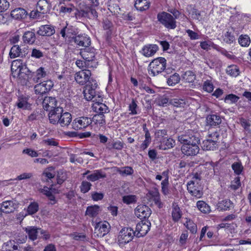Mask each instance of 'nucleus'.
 Returning a JSON list of instances; mask_svg holds the SVG:
<instances>
[{
	"instance_id": "1",
	"label": "nucleus",
	"mask_w": 251,
	"mask_h": 251,
	"mask_svg": "<svg viewBox=\"0 0 251 251\" xmlns=\"http://www.w3.org/2000/svg\"><path fill=\"white\" fill-rule=\"evenodd\" d=\"M11 72L14 77L17 76L22 85L30 87L34 83V72H31L21 60H14L11 64Z\"/></svg>"
},
{
	"instance_id": "2",
	"label": "nucleus",
	"mask_w": 251,
	"mask_h": 251,
	"mask_svg": "<svg viewBox=\"0 0 251 251\" xmlns=\"http://www.w3.org/2000/svg\"><path fill=\"white\" fill-rule=\"evenodd\" d=\"M60 33L62 36L69 42L74 41L77 45L85 47L90 45V38L85 33H81L78 35H74L73 32H60Z\"/></svg>"
},
{
	"instance_id": "3",
	"label": "nucleus",
	"mask_w": 251,
	"mask_h": 251,
	"mask_svg": "<svg viewBox=\"0 0 251 251\" xmlns=\"http://www.w3.org/2000/svg\"><path fill=\"white\" fill-rule=\"evenodd\" d=\"M166 67V60L163 57H158L153 60L149 64L148 71L153 76L162 72Z\"/></svg>"
},
{
	"instance_id": "4",
	"label": "nucleus",
	"mask_w": 251,
	"mask_h": 251,
	"mask_svg": "<svg viewBox=\"0 0 251 251\" xmlns=\"http://www.w3.org/2000/svg\"><path fill=\"white\" fill-rule=\"evenodd\" d=\"M135 235V232L130 227L123 228L119 232L118 237V240L119 244L125 245L130 242L134 236Z\"/></svg>"
},
{
	"instance_id": "5",
	"label": "nucleus",
	"mask_w": 251,
	"mask_h": 251,
	"mask_svg": "<svg viewBox=\"0 0 251 251\" xmlns=\"http://www.w3.org/2000/svg\"><path fill=\"white\" fill-rule=\"evenodd\" d=\"M157 19L162 25L168 29H174L176 22L173 17L169 13L163 12L157 14Z\"/></svg>"
},
{
	"instance_id": "6",
	"label": "nucleus",
	"mask_w": 251,
	"mask_h": 251,
	"mask_svg": "<svg viewBox=\"0 0 251 251\" xmlns=\"http://www.w3.org/2000/svg\"><path fill=\"white\" fill-rule=\"evenodd\" d=\"M178 141L183 145H186L193 143L195 141H199L200 135L197 132H195L192 130L179 135L177 137Z\"/></svg>"
},
{
	"instance_id": "7",
	"label": "nucleus",
	"mask_w": 251,
	"mask_h": 251,
	"mask_svg": "<svg viewBox=\"0 0 251 251\" xmlns=\"http://www.w3.org/2000/svg\"><path fill=\"white\" fill-rule=\"evenodd\" d=\"M200 143V140H199V141H195L193 143L183 145L181 148L182 153L187 156H194L197 155L200 151V148L198 146Z\"/></svg>"
},
{
	"instance_id": "8",
	"label": "nucleus",
	"mask_w": 251,
	"mask_h": 251,
	"mask_svg": "<svg viewBox=\"0 0 251 251\" xmlns=\"http://www.w3.org/2000/svg\"><path fill=\"white\" fill-rule=\"evenodd\" d=\"M110 227V224L105 221L96 223L94 232V236L103 237L109 232Z\"/></svg>"
},
{
	"instance_id": "9",
	"label": "nucleus",
	"mask_w": 251,
	"mask_h": 251,
	"mask_svg": "<svg viewBox=\"0 0 251 251\" xmlns=\"http://www.w3.org/2000/svg\"><path fill=\"white\" fill-rule=\"evenodd\" d=\"M195 180H192L187 183V190L192 196L200 198L203 195L202 188L198 185L197 181V177L194 178Z\"/></svg>"
},
{
	"instance_id": "10",
	"label": "nucleus",
	"mask_w": 251,
	"mask_h": 251,
	"mask_svg": "<svg viewBox=\"0 0 251 251\" xmlns=\"http://www.w3.org/2000/svg\"><path fill=\"white\" fill-rule=\"evenodd\" d=\"M91 71L89 70H83L75 73V79L76 82L80 85H83L89 83V81L93 80L90 78Z\"/></svg>"
},
{
	"instance_id": "11",
	"label": "nucleus",
	"mask_w": 251,
	"mask_h": 251,
	"mask_svg": "<svg viewBox=\"0 0 251 251\" xmlns=\"http://www.w3.org/2000/svg\"><path fill=\"white\" fill-rule=\"evenodd\" d=\"M98 86L95 80H92L87 83L83 90L84 96L87 100H92L96 96V89Z\"/></svg>"
},
{
	"instance_id": "12",
	"label": "nucleus",
	"mask_w": 251,
	"mask_h": 251,
	"mask_svg": "<svg viewBox=\"0 0 251 251\" xmlns=\"http://www.w3.org/2000/svg\"><path fill=\"white\" fill-rule=\"evenodd\" d=\"M92 123L91 119L87 117H80L75 118L73 122L72 127L75 130H80L87 127Z\"/></svg>"
},
{
	"instance_id": "13",
	"label": "nucleus",
	"mask_w": 251,
	"mask_h": 251,
	"mask_svg": "<svg viewBox=\"0 0 251 251\" xmlns=\"http://www.w3.org/2000/svg\"><path fill=\"white\" fill-rule=\"evenodd\" d=\"M135 215L140 219L148 218L151 213V209L147 205L140 204L138 205L134 210Z\"/></svg>"
},
{
	"instance_id": "14",
	"label": "nucleus",
	"mask_w": 251,
	"mask_h": 251,
	"mask_svg": "<svg viewBox=\"0 0 251 251\" xmlns=\"http://www.w3.org/2000/svg\"><path fill=\"white\" fill-rule=\"evenodd\" d=\"M151 223L142 221L137 224L135 230V235L138 237H143L146 235L150 229Z\"/></svg>"
},
{
	"instance_id": "15",
	"label": "nucleus",
	"mask_w": 251,
	"mask_h": 251,
	"mask_svg": "<svg viewBox=\"0 0 251 251\" xmlns=\"http://www.w3.org/2000/svg\"><path fill=\"white\" fill-rule=\"evenodd\" d=\"M49 111L48 116L50 123L53 124H58L60 120L59 117H61L63 112V108L60 107H57L56 108L51 109Z\"/></svg>"
},
{
	"instance_id": "16",
	"label": "nucleus",
	"mask_w": 251,
	"mask_h": 251,
	"mask_svg": "<svg viewBox=\"0 0 251 251\" xmlns=\"http://www.w3.org/2000/svg\"><path fill=\"white\" fill-rule=\"evenodd\" d=\"M40 192L46 195L50 201V204L53 205L56 202V200L54 196L55 190H53L51 188H49L47 186L39 189Z\"/></svg>"
},
{
	"instance_id": "17",
	"label": "nucleus",
	"mask_w": 251,
	"mask_h": 251,
	"mask_svg": "<svg viewBox=\"0 0 251 251\" xmlns=\"http://www.w3.org/2000/svg\"><path fill=\"white\" fill-rule=\"evenodd\" d=\"M57 101L55 98L46 97L43 101V106L45 110L50 111L51 109L56 108Z\"/></svg>"
},
{
	"instance_id": "18",
	"label": "nucleus",
	"mask_w": 251,
	"mask_h": 251,
	"mask_svg": "<svg viewBox=\"0 0 251 251\" xmlns=\"http://www.w3.org/2000/svg\"><path fill=\"white\" fill-rule=\"evenodd\" d=\"M158 50V47L156 45H149L142 48L141 52L145 56L150 57L153 55Z\"/></svg>"
},
{
	"instance_id": "19",
	"label": "nucleus",
	"mask_w": 251,
	"mask_h": 251,
	"mask_svg": "<svg viewBox=\"0 0 251 251\" xmlns=\"http://www.w3.org/2000/svg\"><path fill=\"white\" fill-rule=\"evenodd\" d=\"M50 89V85H48L46 82L40 83L34 86L35 94L41 95L46 94L49 92Z\"/></svg>"
},
{
	"instance_id": "20",
	"label": "nucleus",
	"mask_w": 251,
	"mask_h": 251,
	"mask_svg": "<svg viewBox=\"0 0 251 251\" xmlns=\"http://www.w3.org/2000/svg\"><path fill=\"white\" fill-rule=\"evenodd\" d=\"M27 15V11L22 8H16L11 12V17L16 20L25 19Z\"/></svg>"
},
{
	"instance_id": "21",
	"label": "nucleus",
	"mask_w": 251,
	"mask_h": 251,
	"mask_svg": "<svg viewBox=\"0 0 251 251\" xmlns=\"http://www.w3.org/2000/svg\"><path fill=\"white\" fill-rule=\"evenodd\" d=\"M218 142L216 140L206 139L202 142L201 148L203 150L214 151L218 147Z\"/></svg>"
},
{
	"instance_id": "22",
	"label": "nucleus",
	"mask_w": 251,
	"mask_h": 251,
	"mask_svg": "<svg viewBox=\"0 0 251 251\" xmlns=\"http://www.w3.org/2000/svg\"><path fill=\"white\" fill-rule=\"evenodd\" d=\"M14 203L12 201H5L0 204V211L4 213L13 212Z\"/></svg>"
},
{
	"instance_id": "23",
	"label": "nucleus",
	"mask_w": 251,
	"mask_h": 251,
	"mask_svg": "<svg viewBox=\"0 0 251 251\" xmlns=\"http://www.w3.org/2000/svg\"><path fill=\"white\" fill-rule=\"evenodd\" d=\"M206 121L207 123L210 126H217L221 124L222 119L220 116L216 114H212L207 116Z\"/></svg>"
},
{
	"instance_id": "24",
	"label": "nucleus",
	"mask_w": 251,
	"mask_h": 251,
	"mask_svg": "<svg viewBox=\"0 0 251 251\" xmlns=\"http://www.w3.org/2000/svg\"><path fill=\"white\" fill-rule=\"evenodd\" d=\"M19 245H16L14 241L9 240L3 244L1 251H18Z\"/></svg>"
},
{
	"instance_id": "25",
	"label": "nucleus",
	"mask_w": 251,
	"mask_h": 251,
	"mask_svg": "<svg viewBox=\"0 0 251 251\" xmlns=\"http://www.w3.org/2000/svg\"><path fill=\"white\" fill-rule=\"evenodd\" d=\"M40 229L35 226H27L25 228V231L27 233L29 238L34 241L37 238L38 234L40 233Z\"/></svg>"
},
{
	"instance_id": "26",
	"label": "nucleus",
	"mask_w": 251,
	"mask_h": 251,
	"mask_svg": "<svg viewBox=\"0 0 251 251\" xmlns=\"http://www.w3.org/2000/svg\"><path fill=\"white\" fill-rule=\"evenodd\" d=\"M175 145V141L172 138H164L160 141V149L166 150L173 148Z\"/></svg>"
},
{
	"instance_id": "27",
	"label": "nucleus",
	"mask_w": 251,
	"mask_h": 251,
	"mask_svg": "<svg viewBox=\"0 0 251 251\" xmlns=\"http://www.w3.org/2000/svg\"><path fill=\"white\" fill-rule=\"evenodd\" d=\"M60 120L58 123L62 126H68L72 121V116L69 112L62 113L61 117H59Z\"/></svg>"
},
{
	"instance_id": "28",
	"label": "nucleus",
	"mask_w": 251,
	"mask_h": 251,
	"mask_svg": "<svg viewBox=\"0 0 251 251\" xmlns=\"http://www.w3.org/2000/svg\"><path fill=\"white\" fill-rule=\"evenodd\" d=\"M196 78V76L195 74L191 71H186L182 76V80H183L185 82H188L189 83H192L191 85L192 86V88H194V82L195 81Z\"/></svg>"
},
{
	"instance_id": "29",
	"label": "nucleus",
	"mask_w": 251,
	"mask_h": 251,
	"mask_svg": "<svg viewBox=\"0 0 251 251\" xmlns=\"http://www.w3.org/2000/svg\"><path fill=\"white\" fill-rule=\"evenodd\" d=\"M94 110L99 114H104L108 110V107L101 102H95L92 105Z\"/></svg>"
},
{
	"instance_id": "30",
	"label": "nucleus",
	"mask_w": 251,
	"mask_h": 251,
	"mask_svg": "<svg viewBox=\"0 0 251 251\" xmlns=\"http://www.w3.org/2000/svg\"><path fill=\"white\" fill-rule=\"evenodd\" d=\"M100 212V207L97 205L87 207L85 215L90 217H96Z\"/></svg>"
},
{
	"instance_id": "31",
	"label": "nucleus",
	"mask_w": 251,
	"mask_h": 251,
	"mask_svg": "<svg viewBox=\"0 0 251 251\" xmlns=\"http://www.w3.org/2000/svg\"><path fill=\"white\" fill-rule=\"evenodd\" d=\"M105 177V175L103 174L100 170H95L94 171L93 173L87 175L86 178L90 181H95Z\"/></svg>"
},
{
	"instance_id": "32",
	"label": "nucleus",
	"mask_w": 251,
	"mask_h": 251,
	"mask_svg": "<svg viewBox=\"0 0 251 251\" xmlns=\"http://www.w3.org/2000/svg\"><path fill=\"white\" fill-rule=\"evenodd\" d=\"M232 205L231 201L229 200H225L218 203L217 208L219 211L229 210Z\"/></svg>"
},
{
	"instance_id": "33",
	"label": "nucleus",
	"mask_w": 251,
	"mask_h": 251,
	"mask_svg": "<svg viewBox=\"0 0 251 251\" xmlns=\"http://www.w3.org/2000/svg\"><path fill=\"white\" fill-rule=\"evenodd\" d=\"M135 7L138 10L144 11L149 7L147 0H136L134 4Z\"/></svg>"
},
{
	"instance_id": "34",
	"label": "nucleus",
	"mask_w": 251,
	"mask_h": 251,
	"mask_svg": "<svg viewBox=\"0 0 251 251\" xmlns=\"http://www.w3.org/2000/svg\"><path fill=\"white\" fill-rule=\"evenodd\" d=\"M22 50L18 45L13 46L10 51L9 55L11 58H15L20 56H23Z\"/></svg>"
},
{
	"instance_id": "35",
	"label": "nucleus",
	"mask_w": 251,
	"mask_h": 251,
	"mask_svg": "<svg viewBox=\"0 0 251 251\" xmlns=\"http://www.w3.org/2000/svg\"><path fill=\"white\" fill-rule=\"evenodd\" d=\"M46 75V72L44 70V68L40 67L37 70L36 72H34V79L33 81L35 83H38L40 81V79L44 77Z\"/></svg>"
},
{
	"instance_id": "36",
	"label": "nucleus",
	"mask_w": 251,
	"mask_h": 251,
	"mask_svg": "<svg viewBox=\"0 0 251 251\" xmlns=\"http://www.w3.org/2000/svg\"><path fill=\"white\" fill-rule=\"evenodd\" d=\"M197 206L199 210L203 213H209L211 211L210 206L202 201H197Z\"/></svg>"
},
{
	"instance_id": "37",
	"label": "nucleus",
	"mask_w": 251,
	"mask_h": 251,
	"mask_svg": "<svg viewBox=\"0 0 251 251\" xmlns=\"http://www.w3.org/2000/svg\"><path fill=\"white\" fill-rule=\"evenodd\" d=\"M23 39L25 43L32 44L36 40L35 34L34 32H25Z\"/></svg>"
},
{
	"instance_id": "38",
	"label": "nucleus",
	"mask_w": 251,
	"mask_h": 251,
	"mask_svg": "<svg viewBox=\"0 0 251 251\" xmlns=\"http://www.w3.org/2000/svg\"><path fill=\"white\" fill-rule=\"evenodd\" d=\"M92 122H94L96 124L100 126L105 124V116L103 114H97L95 115L91 119Z\"/></svg>"
},
{
	"instance_id": "39",
	"label": "nucleus",
	"mask_w": 251,
	"mask_h": 251,
	"mask_svg": "<svg viewBox=\"0 0 251 251\" xmlns=\"http://www.w3.org/2000/svg\"><path fill=\"white\" fill-rule=\"evenodd\" d=\"M181 212L179 207L177 205L173 207L172 216L174 221L177 222L181 217Z\"/></svg>"
},
{
	"instance_id": "40",
	"label": "nucleus",
	"mask_w": 251,
	"mask_h": 251,
	"mask_svg": "<svg viewBox=\"0 0 251 251\" xmlns=\"http://www.w3.org/2000/svg\"><path fill=\"white\" fill-rule=\"evenodd\" d=\"M17 105L18 108L24 109H26L30 107V104L27 102V99L25 97L19 98L17 102Z\"/></svg>"
},
{
	"instance_id": "41",
	"label": "nucleus",
	"mask_w": 251,
	"mask_h": 251,
	"mask_svg": "<svg viewBox=\"0 0 251 251\" xmlns=\"http://www.w3.org/2000/svg\"><path fill=\"white\" fill-rule=\"evenodd\" d=\"M239 44L242 47H248L251 43L250 37L246 35H241L238 39Z\"/></svg>"
},
{
	"instance_id": "42",
	"label": "nucleus",
	"mask_w": 251,
	"mask_h": 251,
	"mask_svg": "<svg viewBox=\"0 0 251 251\" xmlns=\"http://www.w3.org/2000/svg\"><path fill=\"white\" fill-rule=\"evenodd\" d=\"M221 40L226 43L230 44L235 40V37L231 32H224L221 37Z\"/></svg>"
},
{
	"instance_id": "43",
	"label": "nucleus",
	"mask_w": 251,
	"mask_h": 251,
	"mask_svg": "<svg viewBox=\"0 0 251 251\" xmlns=\"http://www.w3.org/2000/svg\"><path fill=\"white\" fill-rule=\"evenodd\" d=\"M117 172L122 176H129L133 174L134 170L132 167L126 166L121 168H118Z\"/></svg>"
},
{
	"instance_id": "44",
	"label": "nucleus",
	"mask_w": 251,
	"mask_h": 251,
	"mask_svg": "<svg viewBox=\"0 0 251 251\" xmlns=\"http://www.w3.org/2000/svg\"><path fill=\"white\" fill-rule=\"evenodd\" d=\"M180 81V76L177 73H175L170 76L167 79V83L170 86H173L178 83Z\"/></svg>"
},
{
	"instance_id": "45",
	"label": "nucleus",
	"mask_w": 251,
	"mask_h": 251,
	"mask_svg": "<svg viewBox=\"0 0 251 251\" xmlns=\"http://www.w3.org/2000/svg\"><path fill=\"white\" fill-rule=\"evenodd\" d=\"M184 225L186 228L190 231L192 233H196L197 231V226L191 220L187 219Z\"/></svg>"
},
{
	"instance_id": "46",
	"label": "nucleus",
	"mask_w": 251,
	"mask_h": 251,
	"mask_svg": "<svg viewBox=\"0 0 251 251\" xmlns=\"http://www.w3.org/2000/svg\"><path fill=\"white\" fill-rule=\"evenodd\" d=\"M170 103L176 107H184L186 103L184 100L173 99L170 100Z\"/></svg>"
},
{
	"instance_id": "47",
	"label": "nucleus",
	"mask_w": 251,
	"mask_h": 251,
	"mask_svg": "<svg viewBox=\"0 0 251 251\" xmlns=\"http://www.w3.org/2000/svg\"><path fill=\"white\" fill-rule=\"evenodd\" d=\"M39 210V205L36 202H31L27 208V212L28 215H33L36 213Z\"/></svg>"
},
{
	"instance_id": "48",
	"label": "nucleus",
	"mask_w": 251,
	"mask_h": 251,
	"mask_svg": "<svg viewBox=\"0 0 251 251\" xmlns=\"http://www.w3.org/2000/svg\"><path fill=\"white\" fill-rule=\"evenodd\" d=\"M123 201L126 204L135 203L137 201L136 197L135 195H129L124 196L122 198Z\"/></svg>"
},
{
	"instance_id": "49",
	"label": "nucleus",
	"mask_w": 251,
	"mask_h": 251,
	"mask_svg": "<svg viewBox=\"0 0 251 251\" xmlns=\"http://www.w3.org/2000/svg\"><path fill=\"white\" fill-rule=\"evenodd\" d=\"M231 168L235 174L237 175H240L243 170V166L240 162H236L233 163L231 165Z\"/></svg>"
},
{
	"instance_id": "50",
	"label": "nucleus",
	"mask_w": 251,
	"mask_h": 251,
	"mask_svg": "<svg viewBox=\"0 0 251 251\" xmlns=\"http://www.w3.org/2000/svg\"><path fill=\"white\" fill-rule=\"evenodd\" d=\"M239 97L235 95L230 94L226 96L225 102L228 104L235 103L239 100Z\"/></svg>"
},
{
	"instance_id": "51",
	"label": "nucleus",
	"mask_w": 251,
	"mask_h": 251,
	"mask_svg": "<svg viewBox=\"0 0 251 251\" xmlns=\"http://www.w3.org/2000/svg\"><path fill=\"white\" fill-rule=\"evenodd\" d=\"M161 191L165 195H167L169 193V180L168 178H165L161 183Z\"/></svg>"
},
{
	"instance_id": "52",
	"label": "nucleus",
	"mask_w": 251,
	"mask_h": 251,
	"mask_svg": "<svg viewBox=\"0 0 251 251\" xmlns=\"http://www.w3.org/2000/svg\"><path fill=\"white\" fill-rule=\"evenodd\" d=\"M91 186L92 184L90 182L85 180L82 181L80 186L81 192L83 193L88 192L90 190Z\"/></svg>"
},
{
	"instance_id": "53",
	"label": "nucleus",
	"mask_w": 251,
	"mask_h": 251,
	"mask_svg": "<svg viewBox=\"0 0 251 251\" xmlns=\"http://www.w3.org/2000/svg\"><path fill=\"white\" fill-rule=\"evenodd\" d=\"M203 89L208 93H211L213 91L214 86L211 80H207L204 82Z\"/></svg>"
},
{
	"instance_id": "54",
	"label": "nucleus",
	"mask_w": 251,
	"mask_h": 251,
	"mask_svg": "<svg viewBox=\"0 0 251 251\" xmlns=\"http://www.w3.org/2000/svg\"><path fill=\"white\" fill-rule=\"evenodd\" d=\"M137 107L138 106L136 101L134 99H132L131 102L129 104L128 106L129 111H130L129 114L131 115L137 114L138 113L137 111Z\"/></svg>"
},
{
	"instance_id": "55",
	"label": "nucleus",
	"mask_w": 251,
	"mask_h": 251,
	"mask_svg": "<svg viewBox=\"0 0 251 251\" xmlns=\"http://www.w3.org/2000/svg\"><path fill=\"white\" fill-rule=\"evenodd\" d=\"M88 14V12L84 10L76 9L75 15L76 20L80 19L82 17H86Z\"/></svg>"
},
{
	"instance_id": "56",
	"label": "nucleus",
	"mask_w": 251,
	"mask_h": 251,
	"mask_svg": "<svg viewBox=\"0 0 251 251\" xmlns=\"http://www.w3.org/2000/svg\"><path fill=\"white\" fill-rule=\"evenodd\" d=\"M82 56L86 61L89 62L93 60L95 55L94 53H89L87 51H84L82 52Z\"/></svg>"
},
{
	"instance_id": "57",
	"label": "nucleus",
	"mask_w": 251,
	"mask_h": 251,
	"mask_svg": "<svg viewBox=\"0 0 251 251\" xmlns=\"http://www.w3.org/2000/svg\"><path fill=\"white\" fill-rule=\"evenodd\" d=\"M70 161L71 163H78L79 164H81L83 162V159L81 157H77L76 155L74 154H71L70 155Z\"/></svg>"
},
{
	"instance_id": "58",
	"label": "nucleus",
	"mask_w": 251,
	"mask_h": 251,
	"mask_svg": "<svg viewBox=\"0 0 251 251\" xmlns=\"http://www.w3.org/2000/svg\"><path fill=\"white\" fill-rule=\"evenodd\" d=\"M44 14V12L39 11L37 9L33 10L30 12L29 17L30 18L32 19H40Z\"/></svg>"
},
{
	"instance_id": "59",
	"label": "nucleus",
	"mask_w": 251,
	"mask_h": 251,
	"mask_svg": "<svg viewBox=\"0 0 251 251\" xmlns=\"http://www.w3.org/2000/svg\"><path fill=\"white\" fill-rule=\"evenodd\" d=\"M9 7V3L6 0H0V12L6 11Z\"/></svg>"
},
{
	"instance_id": "60",
	"label": "nucleus",
	"mask_w": 251,
	"mask_h": 251,
	"mask_svg": "<svg viewBox=\"0 0 251 251\" xmlns=\"http://www.w3.org/2000/svg\"><path fill=\"white\" fill-rule=\"evenodd\" d=\"M219 134L217 131H211L209 130L207 139L216 140L218 142Z\"/></svg>"
},
{
	"instance_id": "61",
	"label": "nucleus",
	"mask_w": 251,
	"mask_h": 251,
	"mask_svg": "<svg viewBox=\"0 0 251 251\" xmlns=\"http://www.w3.org/2000/svg\"><path fill=\"white\" fill-rule=\"evenodd\" d=\"M23 153L26 154L32 157H37L38 156V153L35 151L29 148L24 149L23 151Z\"/></svg>"
},
{
	"instance_id": "62",
	"label": "nucleus",
	"mask_w": 251,
	"mask_h": 251,
	"mask_svg": "<svg viewBox=\"0 0 251 251\" xmlns=\"http://www.w3.org/2000/svg\"><path fill=\"white\" fill-rule=\"evenodd\" d=\"M192 18L200 21L202 20V16L201 12L197 9H194L192 12Z\"/></svg>"
},
{
	"instance_id": "63",
	"label": "nucleus",
	"mask_w": 251,
	"mask_h": 251,
	"mask_svg": "<svg viewBox=\"0 0 251 251\" xmlns=\"http://www.w3.org/2000/svg\"><path fill=\"white\" fill-rule=\"evenodd\" d=\"M228 74L233 76H236L239 74V72L236 66L229 67L228 70L227 71Z\"/></svg>"
},
{
	"instance_id": "64",
	"label": "nucleus",
	"mask_w": 251,
	"mask_h": 251,
	"mask_svg": "<svg viewBox=\"0 0 251 251\" xmlns=\"http://www.w3.org/2000/svg\"><path fill=\"white\" fill-rule=\"evenodd\" d=\"M170 103L169 100L167 97H161L158 100V105L160 106H167L168 103Z\"/></svg>"
}]
</instances>
